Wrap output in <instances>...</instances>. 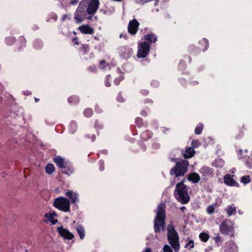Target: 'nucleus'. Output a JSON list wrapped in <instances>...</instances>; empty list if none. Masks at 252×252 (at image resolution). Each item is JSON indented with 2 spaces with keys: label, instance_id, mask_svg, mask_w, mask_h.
<instances>
[{
  "label": "nucleus",
  "instance_id": "052dcab7",
  "mask_svg": "<svg viewBox=\"0 0 252 252\" xmlns=\"http://www.w3.org/2000/svg\"><path fill=\"white\" fill-rule=\"evenodd\" d=\"M160 146V145L159 143H154L153 144H152V147L153 148H155V149H158Z\"/></svg>",
  "mask_w": 252,
  "mask_h": 252
},
{
  "label": "nucleus",
  "instance_id": "e433bc0d",
  "mask_svg": "<svg viewBox=\"0 0 252 252\" xmlns=\"http://www.w3.org/2000/svg\"><path fill=\"white\" fill-rule=\"evenodd\" d=\"M44 217L48 218L50 222H51L53 224H55L58 222V220L55 219L54 217L48 213H46Z\"/></svg>",
  "mask_w": 252,
  "mask_h": 252
},
{
  "label": "nucleus",
  "instance_id": "9d476101",
  "mask_svg": "<svg viewBox=\"0 0 252 252\" xmlns=\"http://www.w3.org/2000/svg\"><path fill=\"white\" fill-rule=\"evenodd\" d=\"M199 173L201 174L203 180L205 181L212 177L214 175V170L208 166H203L199 169Z\"/></svg>",
  "mask_w": 252,
  "mask_h": 252
},
{
  "label": "nucleus",
  "instance_id": "a18cd8bd",
  "mask_svg": "<svg viewBox=\"0 0 252 252\" xmlns=\"http://www.w3.org/2000/svg\"><path fill=\"white\" fill-rule=\"evenodd\" d=\"M199 145H200V142H199V140L197 139L193 140L191 142V146H192V148H193V149L194 148L198 147L199 146Z\"/></svg>",
  "mask_w": 252,
  "mask_h": 252
},
{
  "label": "nucleus",
  "instance_id": "6e6d98bb",
  "mask_svg": "<svg viewBox=\"0 0 252 252\" xmlns=\"http://www.w3.org/2000/svg\"><path fill=\"white\" fill-rule=\"evenodd\" d=\"M106 63V62L104 60H103L101 61H100L99 63V67L100 68H104L105 65L104 64Z\"/></svg>",
  "mask_w": 252,
  "mask_h": 252
},
{
  "label": "nucleus",
  "instance_id": "bb28decb",
  "mask_svg": "<svg viewBox=\"0 0 252 252\" xmlns=\"http://www.w3.org/2000/svg\"><path fill=\"white\" fill-rule=\"evenodd\" d=\"M76 231L79 235L80 238L83 240L85 237V229L80 224H78L76 228Z\"/></svg>",
  "mask_w": 252,
  "mask_h": 252
},
{
  "label": "nucleus",
  "instance_id": "3c124183",
  "mask_svg": "<svg viewBox=\"0 0 252 252\" xmlns=\"http://www.w3.org/2000/svg\"><path fill=\"white\" fill-rule=\"evenodd\" d=\"M188 246H189V249L190 250L193 249L194 247L193 241L192 240H189V242L186 244L185 247H187Z\"/></svg>",
  "mask_w": 252,
  "mask_h": 252
},
{
  "label": "nucleus",
  "instance_id": "338daca9",
  "mask_svg": "<svg viewBox=\"0 0 252 252\" xmlns=\"http://www.w3.org/2000/svg\"><path fill=\"white\" fill-rule=\"evenodd\" d=\"M48 213H49L50 214H51L54 217L55 216H57V215L56 213L55 212H54V211L53 212H52V213L50 212H48Z\"/></svg>",
  "mask_w": 252,
  "mask_h": 252
},
{
  "label": "nucleus",
  "instance_id": "9b49d317",
  "mask_svg": "<svg viewBox=\"0 0 252 252\" xmlns=\"http://www.w3.org/2000/svg\"><path fill=\"white\" fill-rule=\"evenodd\" d=\"M139 25L140 23L135 19L130 21L127 27L128 33L131 35H135L138 32Z\"/></svg>",
  "mask_w": 252,
  "mask_h": 252
},
{
  "label": "nucleus",
  "instance_id": "49530a36",
  "mask_svg": "<svg viewBox=\"0 0 252 252\" xmlns=\"http://www.w3.org/2000/svg\"><path fill=\"white\" fill-rule=\"evenodd\" d=\"M123 77L121 76H120L116 78L115 79L114 81V83L115 85L118 86L120 84V82L123 80Z\"/></svg>",
  "mask_w": 252,
  "mask_h": 252
},
{
  "label": "nucleus",
  "instance_id": "393cba45",
  "mask_svg": "<svg viewBox=\"0 0 252 252\" xmlns=\"http://www.w3.org/2000/svg\"><path fill=\"white\" fill-rule=\"evenodd\" d=\"M53 161L56 164L57 166L59 168H61V169L66 162L64 161L63 158L59 156L54 158Z\"/></svg>",
  "mask_w": 252,
  "mask_h": 252
},
{
  "label": "nucleus",
  "instance_id": "4468645a",
  "mask_svg": "<svg viewBox=\"0 0 252 252\" xmlns=\"http://www.w3.org/2000/svg\"><path fill=\"white\" fill-rule=\"evenodd\" d=\"M120 53L121 56L123 58L126 59L129 58L132 54L133 51L132 48L126 46H122L120 49Z\"/></svg>",
  "mask_w": 252,
  "mask_h": 252
},
{
  "label": "nucleus",
  "instance_id": "c85d7f7f",
  "mask_svg": "<svg viewBox=\"0 0 252 252\" xmlns=\"http://www.w3.org/2000/svg\"><path fill=\"white\" fill-rule=\"evenodd\" d=\"M19 42L20 44V46L19 47V50L21 51V49L24 48L26 45V40L23 36H20L19 38Z\"/></svg>",
  "mask_w": 252,
  "mask_h": 252
},
{
  "label": "nucleus",
  "instance_id": "c03bdc74",
  "mask_svg": "<svg viewBox=\"0 0 252 252\" xmlns=\"http://www.w3.org/2000/svg\"><path fill=\"white\" fill-rule=\"evenodd\" d=\"M143 103L145 104H149L150 106H152L154 105V101L152 99L147 98L143 100Z\"/></svg>",
  "mask_w": 252,
  "mask_h": 252
},
{
  "label": "nucleus",
  "instance_id": "680f3d73",
  "mask_svg": "<svg viewBox=\"0 0 252 252\" xmlns=\"http://www.w3.org/2000/svg\"><path fill=\"white\" fill-rule=\"evenodd\" d=\"M140 115L143 117H146L147 116V113L145 110H142L140 112Z\"/></svg>",
  "mask_w": 252,
  "mask_h": 252
},
{
  "label": "nucleus",
  "instance_id": "412c9836",
  "mask_svg": "<svg viewBox=\"0 0 252 252\" xmlns=\"http://www.w3.org/2000/svg\"><path fill=\"white\" fill-rule=\"evenodd\" d=\"M188 179L189 181L192 182V183L195 184L198 183L200 180V177L199 174L195 172L190 173L188 177Z\"/></svg>",
  "mask_w": 252,
  "mask_h": 252
},
{
  "label": "nucleus",
  "instance_id": "603ef678",
  "mask_svg": "<svg viewBox=\"0 0 252 252\" xmlns=\"http://www.w3.org/2000/svg\"><path fill=\"white\" fill-rule=\"evenodd\" d=\"M151 85L154 88H157L159 86V82L157 80H153L151 83Z\"/></svg>",
  "mask_w": 252,
  "mask_h": 252
},
{
  "label": "nucleus",
  "instance_id": "8fccbe9b",
  "mask_svg": "<svg viewBox=\"0 0 252 252\" xmlns=\"http://www.w3.org/2000/svg\"><path fill=\"white\" fill-rule=\"evenodd\" d=\"M140 93L143 96H147L149 94V91L146 89H142L140 90Z\"/></svg>",
  "mask_w": 252,
  "mask_h": 252
},
{
  "label": "nucleus",
  "instance_id": "b1692460",
  "mask_svg": "<svg viewBox=\"0 0 252 252\" xmlns=\"http://www.w3.org/2000/svg\"><path fill=\"white\" fill-rule=\"evenodd\" d=\"M68 102L72 105H77L80 102V98L76 95H72L69 96L67 99Z\"/></svg>",
  "mask_w": 252,
  "mask_h": 252
},
{
  "label": "nucleus",
  "instance_id": "72a5a7b5",
  "mask_svg": "<svg viewBox=\"0 0 252 252\" xmlns=\"http://www.w3.org/2000/svg\"><path fill=\"white\" fill-rule=\"evenodd\" d=\"M203 127H204V125L203 124H202V123L198 124L196 126L195 128V130H194L195 133L197 135L201 134L202 133V131L203 130Z\"/></svg>",
  "mask_w": 252,
  "mask_h": 252
},
{
  "label": "nucleus",
  "instance_id": "4d7b16f0",
  "mask_svg": "<svg viewBox=\"0 0 252 252\" xmlns=\"http://www.w3.org/2000/svg\"><path fill=\"white\" fill-rule=\"evenodd\" d=\"M139 145H140V147L142 149V150L143 152L146 151V150L147 149V147H146V145L145 144L142 143L141 142L139 143Z\"/></svg>",
  "mask_w": 252,
  "mask_h": 252
},
{
  "label": "nucleus",
  "instance_id": "dca6fc26",
  "mask_svg": "<svg viewBox=\"0 0 252 252\" xmlns=\"http://www.w3.org/2000/svg\"><path fill=\"white\" fill-rule=\"evenodd\" d=\"M248 126L246 125L243 124L241 127H239L235 130L234 137L236 139H239L242 138L244 134V130H248Z\"/></svg>",
  "mask_w": 252,
  "mask_h": 252
},
{
  "label": "nucleus",
  "instance_id": "2eb2a0df",
  "mask_svg": "<svg viewBox=\"0 0 252 252\" xmlns=\"http://www.w3.org/2000/svg\"><path fill=\"white\" fill-rule=\"evenodd\" d=\"M224 183L230 187H239V184L236 182L230 174H226L223 178Z\"/></svg>",
  "mask_w": 252,
  "mask_h": 252
},
{
  "label": "nucleus",
  "instance_id": "7ed1b4c3",
  "mask_svg": "<svg viewBox=\"0 0 252 252\" xmlns=\"http://www.w3.org/2000/svg\"><path fill=\"white\" fill-rule=\"evenodd\" d=\"M185 180L177 184L174 195L176 199L182 204L188 203L189 201V196L188 193L187 186L184 185Z\"/></svg>",
  "mask_w": 252,
  "mask_h": 252
},
{
  "label": "nucleus",
  "instance_id": "4c0bfd02",
  "mask_svg": "<svg viewBox=\"0 0 252 252\" xmlns=\"http://www.w3.org/2000/svg\"><path fill=\"white\" fill-rule=\"evenodd\" d=\"M199 237L203 242H206L209 239V235L206 233L202 232L199 234Z\"/></svg>",
  "mask_w": 252,
  "mask_h": 252
},
{
  "label": "nucleus",
  "instance_id": "423d86ee",
  "mask_svg": "<svg viewBox=\"0 0 252 252\" xmlns=\"http://www.w3.org/2000/svg\"><path fill=\"white\" fill-rule=\"evenodd\" d=\"M87 4V0H83L79 3L74 17L76 23H80L85 19H91V17L89 18L87 17L88 14Z\"/></svg>",
  "mask_w": 252,
  "mask_h": 252
},
{
  "label": "nucleus",
  "instance_id": "c9c22d12",
  "mask_svg": "<svg viewBox=\"0 0 252 252\" xmlns=\"http://www.w3.org/2000/svg\"><path fill=\"white\" fill-rule=\"evenodd\" d=\"M217 206V203H214L212 205H209L206 209L207 213L210 215L214 214L215 212V207Z\"/></svg>",
  "mask_w": 252,
  "mask_h": 252
},
{
  "label": "nucleus",
  "instance_id": "1a4fd4ad",
  "mask_svg": "<svg viewBox=\"0 0 252 252\" xmlns=\"http://www.w3.org/2000/svg\"><path fill=\"white\" fill-rule=\"evenodd\" d=\"M99 4L100 2L99 0H87L88 14L91 15V17L96 13L98 9Z\"/></svg>",
  "mask_w": 252,
  "mask_h": 252
},
{
  "label": "nucleus",
  "instance_id": "e2e57ef3",
  "mask_svg": "<svg viewBox=\"0 0 252 252\" xmlns=\"http://www.w3.org/2000/svg\"><path fill=\"white\" fill-rule=\"evenodd\" d=\"M120 38H123L125 39H127V35L126 33H122L120 35Z\"/></svg>",
  "mask_w": 252,
  "mask_h": 252
},
{
  "label": "nucleus",
  "instance_id": "5701e85b",
  "mask_svg": "<svg viewBox=\"0 0 252 252\" xmlns=\"http://www.w3.org/2000/svg\"><path fill=\"white\" fill-rule=\"evenodd\" d=\"M65 195L70 199L72 203H75L77 199L78 195L72 190H68L65 193Z\"/></svg>",
  "mask_w": 252,
  "mask_h": 252
},
{
  "label": "nucleus",
  "instance_id": "f8f14e48",
  "mask_svg": "<svg viewBox=\"0 0 252 252\" xmlns=\"http://www.w3.org/2000/svg\"><path fill=\"white\" fill-rule=\"evenodd\" d=\"M57 231L59 235L64 239L70 240L74 238V235L72 233L62 226L58 227L57 228Z\"/></svg>",
  "mask_w": 252,
  "mask_h": 252
},
{
  "label": "nucleus",
  "instance_id": "58836bf2",
  "mask_svg": "<svg viewBox=\"0 0 252 252\" xmlns=\"http://www.w3.org/2000/svg\"><path fill=\"white\" fill-rule=\"evenodd\" d=\"M94 127L97 130V135L99 134L98 130L99 129H101L103 127V125L102 123L100 122L97 120H95L94 124Z\"/></svg>",
  "mask_w": 252,
  "mask_h": 252
},
{
  "label": "nucleus",
  "instance_id": "c756f323",
  "mask_svg": "<svg viewBox=\"0 0 252 252\" xmlns=\"http://www.w3.org/2000/svg\"><path fill=\"white\" fill-rule=\"evenodd\" d=\"M94 114L93 110L91 108H86L83 112L84 116L87 118H90L93 116Z\"/></svg>",
  "mask_w": 252,
  "mask_h": 252
},
{
  "label": "nucleus",
  "instance_id": "a878e982",
  "mask_svg": "<svg viewBox=\"0 0 252 252\" xmlns=\"http://www.w3.org/2000/svg\"><path fill=\"white\" fill-rule=\"evenodd\" d=\"M188 51L189 54L193 56H196L200 53L199 48L194 45H190L188 47Z\"/></svg>",
  "mask_w": 252,
  "mask_h": 252
},
{
  "label": "nucleus",
  "instance_id": "37998d69",
  "mask_svg": "<svg viewBox=\"0 0 252 252\" xmlns=\"http://www.w3.org/2000/svg\"><path fill=\"white\" fill-rule=\"evenodd\" d=\"M251 181L250 176L249 175L243 176L241 179V182L243 184H247Z\"/></svg>",
  "mask_w": 252,
  "mask_h": 252
},
{
  "label": "nucleus",
  "instance_id": "a211bd4d",
  "mask_svg": "<svg viewBox=\"0 0 252 252\" xmlns=\"http://www.w3.org/2000/svg\"><path fill=\"white\" fill-rule=\"evenodd\" d=\"M74 171V168L71 164L69 162H66L62 169L63 173L69 175L71 174Z\"/></svg>",
  "mask_w": 252,
  "mask_h": 252
},
{
  "label": "nucleus",
  "instance_id": "f3484780",
  "mask_svg": "<svg viewBox=\"0 0 252 252\" xmlns=\"http://www.w3.org/2000/svg\"><path fill=\"white\" fill-rule=\"evenodd\" d=\"M82 33L92 34L94 32V29L89 25H83L78 28Z\"/></svg>",
  "mask_w": 252,
  "mask_h": 252
},
{
  "label": "nucleus",
  "instance_id": "f704fd0d",
  "mask_svg": "<svg viewBox=\"0 0 252 252\" xmlns=\"http://www.w3.org/2000/svg\"><path fill=\"white\" fill-rule=\"evenodd\" d=\"M226 211L228 216H230L232 215H234L236 213V208L231 206H228L226 209Z\"/></svg>",
  "mask_w": 252,
  "mask_h": 252
},
{
  "label": "nucleus",
  "instance_id": "7c9ffc66",
  "mask_svg": "<svg viewBox=\"0 0 252 252\" xmlns=\"http://www.w3.org/2000/svg\"><path fill=\"white\" fill-rule=\"evenodd\" d=\"M212 165L216 167H222L224 165V161L220 158L216 159L212 163Z\"/></svg>",
  "mask_w": 252,
  "mask_h": 252
},
{
  "label": "nucleus",
  "instance_id": "13d9d810",
  "mask_svg": "<svg viewBox=\"0 0 252 252\" xmlns=\"http://www.w3.org/2000/svg\"><path fill=\"white\" fill-rule=\"evenodd\" d=\"M235 246V244L233 242H229L228 244L227 245V247L228 248H232L233 247Z\"/></svg>",
  "mask_w": 252,
  "mask_h": 252
},
{
  "label": "nucleus",
  "instance_id": "6e6552de",
  "mask_svg": "<svg viewBox=\"0 0 252 252\" xmlns=\"http://www.w3.org/2000/svg\"><path fill=\"white\" fill-rule=\"evenodd\" d=\"M220 232L223 235H230L231 237L234 236V223L229 220H224L219 227Z\"/></svg>",
  "mask_w": 252,
  "mask_h": 252
},
{
  "label": "nucleus",
  "instance_id": "ea45409f",
  "mask_svg": "<svg viewBox=\"0 0 252 252\" xmlns=\"http://www.w3.org/2000/svg\"><path fill=\"white\" fill-rule=\"evenodd\" d=\"M135 124L138 127H142L144 126L143 119L141 117H136L135 120Z\"/></svg>",
  "mask_w": 252,
  "mask_h": 252
},
{
  "label": "nucleus",
  "instance_id": "39448f33",
  "mask_svg": "<svg viewBox=\"0 0 252 252\" xmlns=\"http://www.w3.org/2000/svg\"><path fill=\"white\" fill-rule=\"evenodd\" d=\"M167 230L169 243L176 252H178L180 250L179 236L174 225L172 224V221L168 225Z\"/></svg>",
  "mask_w": 252,
  "mask_h": 252
},
{
  "label": "nucleus",
  "instance_id": "f257e3e1",
  "mask_svg": "<svg viewBox=\"0 0 252 252\" xmlns=\"http://www.w3.org/2000/svg\"><path fill=\"white\" fill-rule=\"evenodd\" d=\"M144 39L146 40L138 44L137 57L138 58H144L149 54L150 46L149 42L155 43L157 41V37L154 34H148L145 35Z\"/></svg>",
  "mask_w": 252,
  "mask_h": 252
},
{
  "label": "nucleus",
  "instance_id": "4be33fe9",
  "mask_svg": "<svg viewBox=\"0 0 252 252\" xmlns=\"http://www.w3.org/2000/svg\"><path fill=\"white\" fill-rule=\"evenodd\" d=\"M195 153L194 150L192 147L188 148L185 153H182L184 157L187 159L193 157Z\"/></svg>",
  "mask_w": 252,
  "mask_h": 252
},
{
  "label": "nucleus",
  "instance_id": "aec40b11",
  "mask_svg": "<svg viewBox=\"0 0 252 252\" xmlns=\"http://www.w3.org/2000/svg\"><path fill=\"white\" fill-rule=\"evenodd\" d=\"M199 44L200 45V47H199V49L201 51H206L209 47V41L206 38H202L201 40L199 41Z\"/></svg>",
  "mask_w": 252,
  "mask_h": 252
},
{
  "label": "nucleus",
  "instance_id": "2f4dec72",
  "mask_svg": "<svg viewBox=\"0 0 252 252\" xmlns=\"http://www.w3.org/2000/svg\"><path fill=\"white\" fill-rule=\"evenodd\" d=\"M45 171L48 174H52L55 171V167L54 165L52 163H48L45 167Z\"/></svg>",
  "mask_w": 252,
  "mask_h": 252
},
{
  "label": "nucleus",
  "instance_id": "79ce46f5",
  "mask_svg": "<svg viewBox=\"0 0 252 252\" xmlns=\"http://www.w3.org/2000/svg\"><path fill=\"white\" fill-rule=\"evenodd\" d=\"M111 80V76L110 75H107L105 78V86L107 87L111 86L110 81Z\"/></svg>",
  "mask_w": 252,
  "mask_h": 252
},
{
  "label": "nucleus",
  "instance_id": "0eeeda50",
  "mask_svg": "<svg viewBox=\"0 0 252 252\" xmlns=\"http://www.w3.org/2000/svg\"><path fill=\"white\" fill-rule=\"evenodd\" d=\"M53 206L64 212H68L70 210L69 201L64 197L56 198L54 202Z\"/></svg>",
  "mask_w": 252,
  "mask_h": 252
},
{
  "label": "nucleus",
  "instance_id": "0e129e2a",
  "mask_svg": "<svg viewBox=\"0 0 252 252\" xmlns=\"http://www.w3.org/2000/svg\"><path fill=\"white\" fill-rule=\"evenodd\" d=\"M78 3V0H71L70 3L71 5H75Z\"/></svg>",
  "mask_w": 252,
  "mask_h": 252
},
{
  "label": "nucleus",
  "instance_id": "f03ea898",
  "mask_svg": "<svg viewBox=\"0 0 252 252\" xmlns=\"http://www.w3.org/2000/svg\"><path fill=\"white\" fill-rule=\"evenodd\" d=\"M165 219V206L161 203L157 208L156 216L154 219V228L156 233L160 232L161 229L164 230L166 227Z\"/></svg>",
  "mask_w": 252,
  "mask_h": 252
},
{
  "label": "nucleus",
  "instance_id": "cd10ccee",
  "mask_svg": "<svg viewBox=\"0 0 252 252\" xmlns=\"http://www.w3.org/2000/svg\"><path fill=\"white\" fill-rule=\"evenodd\" d=\"M16 39L14 36H9L5 37V43L7 45L11 46L14 44Z\"/></svg>",
  "mask_w": 252,
  "mask_h": 252
},
{
  "label": "nucleus",
  "instance_id": "6ab92c4d",
  "mask_svg": "<svg viewBox=\"0 0 252 252\" xmlns=\"http://www.w3.org/2000/svg\"><path fill=\"white\" fill-rule=\"evenodd\" d=\"M152 131L149 130H145L140 134V139L141 141H147L151 139L153 136Z\"/></svg>",
  "mask_w": 252,
  "mask_h": 252
},
{
  "label": "nucleus",
  "instance_id": "a19ab883",
  "mask_svg": "<svg viewBox=\"0 0 252 252\" xmlns=\"http://www.w3.org/2000/svg\"><path fill=\"white\" fill-rule=\"evenodd\" d=\"M70 127L71 129L72 133H74L76 131L78 127L77 123L74 121H71L70 123Z\"/></svg>",
  "mask_w": 252,
  "mask_h": 252
},
{
  "label": "nucleus",
  "instance_id": "bf43d9fd",
  "mask_svg": "<svg viewBox=\"0 0 252 252\" xmlns=\"http://www.w3.org/2000/svg\"><path fill=\"white\" fill-rule=\"evenodd\" d=\"M73 43L75 45H78L79 44L78 37H75L72 39Z\"/></svg>",
  "mask_w": 252,
  "mask_h": 252
},
{
  "label": "nucleus",
  "instance_id": "09e8293b",
  "mask_svg": "<svg viewBox=\"0 0 252 252\" xmlns=\"http://www.w3.org/2000/svg\"><path fill=\"white\" fill-rule=\"evenodd\" d=\"M163 252H173L172 249L168 245H165L163 248Z\"/></svg>",
  "mask_w": 252,
  "mask_h": 252
},
{
  "label": "nucleus",
  "instance_id": "de8ad7c7",
  "mask_svg": "<svg viewBox=\"0 0 252 252\" xmlns=\"http://www.w3.org/2000/svg\"><path fill=\"white\" fill-rule=\"evenodd\" d=\"M213 239L215 240V243L218 245L221 242V237L219 234H217V236L213 238Z\"/></svg>",
  "mask_w": 252,
  "mask_h": 252
},
{
  "label": "nucleus",
  "instance_id": "ddd939ff",
  "mask_svg": "<svg viewBox=\"0 0 252 252\" xmlns=\"http://www.w3.org/2000/svg\"><path fill=\"white\" fill-rule=\"evenodd\" d=\"M240 155L242 156L241 158L242 161L244 163L246 167L249 169L252 168V151L250 155H244L242 150L240 151Z\"/></svg>",
  "mask_w": 252,
  "mask_h": 252
},
{
  "label": "nucleus",
  "instance_id": "5fc2aeb1",
  "mask_svg": "<svg viewBox=\"0 0 252 252\" xmlns=\"http://www.w3.org/2000/svg\"><path fill=\"white\" fill-rule=\"evenodd\" d=\"M88 70H89L92 72H95L97 70V68L95 66H90L88 68Z\"/></svg>",
  "mask_w": 252,
  "mask_h": 252
},
{
  "label": "nucleus",
  "instance_id": "774afa93",
  "mask_svg": "<svg viewBox=\"0 0 252 252\" xmlns=\"http://www.w3.org/2000/svg\"><path fill=\"white\" fill-rule=\"evenodd\" d=\"M53 19L55 20V21H57V19H58V16L56 14H54L53 16Z\"/></svg>",
  "mask_w": 252,
  "mask_h": 252
},
{
  "label": "nucleus",
  "instance_id": "20e7f679",
  "mask_svg": "<svg viewBox=\"0 0 252 252\" xmlns=\"http://www.w3.org/2000/svg\"><path fill=\"white\" fill-rule=\"evenodd\" d=\"M171 160L173 162H176V164L173 168L171 169L170 175H174L176 177L184 176L188 171V167L189 165V161L186 159H184L177 162V159L173 158H171Z\"/></svg>",
  "mask_w": 252,
  "mask_h": 252
},
{
  "label": "nucleus",
  "instance_id": "69168bd1",
  "mask_svg": "<svg viewBox=\"0 0 252 252\" xmlns=\"http://www.w3.org/2000/svg\"><path fill=\"white\" fill-rule=\"evenodd\" d=\"M91 138L92 141L94 142L96 140V136L95 135V134H93L91 136Z\"/></svg>",
  "mask_w": 252,
  "mask_h": 252
},
{
  "label": "nucleus",
  "instance_id": "473e14b6",
  "mask_svg": "<svg viewBox=\"0 0 252 252\" xmlns=\"http://www.w3.org/2000/svg\"><path fill=\"white\" fill-rule=\"evenodd\" d=\"M90 46L88 44H82V46L80 48V50L83 55L86 54L90 51Z\"/></svg>",
  "mask_w": 252,
  "mask_h": 252
},
{
  "label": "nucleus",
  "instance_id": "864d4df0",
  "mask_svg": "<svg viewBox=\"0 0 252 252\" xmlns=\"http://www.w3.org/2000/svg\"><path fill=\"white\" fill-rule=\"evenodd\" d=\"M99 170L100 171H102L104 170V163L103 161H99Z\"/></svg>",
  "mask_w": 252,
  "mask_h": 252
}]
</instances>
